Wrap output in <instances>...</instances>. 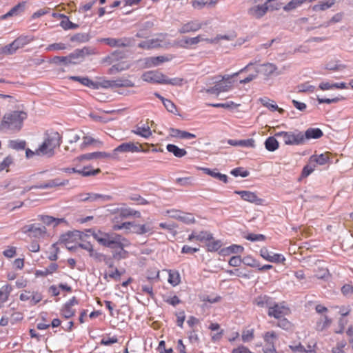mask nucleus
Returning <instances> with one entry per match:
<instances>
[{"label": "nucleus", "instance_id": "obj_43", "mask_svg": "<svg viewBox=\"0 0 353 353\" xmlns=\"http://www.w3.org/2000/svg\"><path fill=\"white\" fill-rule=\"evenodd\" d=\"M104 42L111 47L125 46V44L121 39L106 38L103 39Z\"/></svg>", "mask_w": 353, "mask_h": 353}, {"label": "nucleus", "instance_id": "obj_48", "mask_svg": "<svg viewBox=\"0 0 353 353\" xmlns=\"http://www.w3.org/2000/svg\"><path fill=\"white\" fill-rule=\"evenodd\" d=\"M196 240L199 241L213 240V236L211 233L206 231H201L196 233Z\"/></svg>", "mask_w": 353, "mask_h": 353}, {"label": "nucleus", "instance_id": "obj_56", "mask_svg": "<svg viewBox=\"0 0 353 353\" xmlns=\"http://www.w3.org/2000/svg\"><path fill=\"white\" fill-rule=\"evenodd\" d=\"M163 104L168 112L173 113L174 114H179L175 104L170 100L167 99L166 101H164Z\"/></svg>", "mask_w": 353, "mask_h": 353}, {"label": "nucleus", "instance_id": "obj_47", "mask_svg": "<svg viewBox=\"0 0 353 353\" xmlns=\"http://www.w3.org/2000/svg\"><path fill=\"white\" fill-rule=\"evenodd\" d=\"M208 241L209 242L206 244V246L209 252H216L219 250L222 246L221 241L219 240Z\"/></svg>", "mask_w": 353, "mask_h": 353}, {"label": "nucleus", "instance_id": "obj_37", "mask_svg": "<svg viewBox=\"0 0 353 353\" xmlns=\"http://www.w3.org/2000/svg\"><path fill=\"white\" fill-rule=\"evenodd\" d=\"M12 291V287L10 285H5L0 288V302L5 303Z\"/></svg>", "mask_w": 353, "mask_h": 353}, {"label": "nucleus", "instance_id": "obj_6", "mask_svg": "<svg viewBox=\"0 0 353 353\" xmlns=\"http://www.w3.org/2000/svg\"><path fill=\"white\" fill-rule=\"evenodd\" d=\"M119 241L121 243L115 244L114 248H110L111 249H112V259L117 261H120L128 258V252L125 250V248L128 247L130 245V241L125 237H123Z\"/></svg>", "mask_w": 353, "mask_h": 353}, {"label": "nucleus", "instance_id": "obj_12", "mask_svg": "<svg viewBox=\"0 0 353 353\" xmlns=\"http://www.w3.org/2000/svg\"><path fill=\"white\" fill-rule=\"evenodd\" d=\"M165 75L157 71H148L142 74L141 79L146 82L163 84Z\"/></svg>", "mask_w": 353, "mask_h": 353}, {"label": "nucleus", "instance_id": "obj_36", "mask_svg": "<svg viewBox=\"0 0 353 353\" xmlns=\"http://www.w3.org/2000/svg\"><path fill=\"white\" fill-rule=\"evenodd\" d=\"M265 146L268 151L273 152L279 148V142L274 137H270L265 141Z\"/></svg>", "mask_w": 353, "mask_h": 353}, {"label": "nucleus", "instance_id": "obj_23", "mask_svg": "<svg viewBox=\"0 0 353 353\" xmlns=\"http://www.w3.org/2000/svg\"><path fill=\"white\" fill-rule=\"evenodd\" d=\"M323 135L322 130L319 128H308L303 134V143L305 140L311 139H319Z\"/></svg>", "mask_w": 353, "mask_h": 353}, {"label": "nucleus", "instance_id": "obj_8", "mask_svg": "<svg viewBox=\"0 0 353 353\" xmlns=\"http://www.w3.org/2000/svg\"><path fill=\"white\" fill-rule=\"evenodd\" d=\"M23 232L27 234L30 237L37 239L44 238L47 233L45 226L37 223L24 226L23 228Z\"/></svg>", "mask_w": 353, "mask_h": 353}, {"label": "nucleus", "instance_id": "obj_7", "mask_svg": "<svg viewBox=\"0 0 353 353\" xmlns=\"http://www.w3.org/2000/svg\"><path fill=\"white\" fill-rule=\"evenodd\" d=\"M69 183L68 180H61L59 178L49 180L46 182L40 183L39 185H36L30 187L24 188L23 190L20 193L21 194H23L26 192L32 190V189H48L52 188L59 186H64L68 185Z\"/></svg>", "mask_w": 353, "mask_h": 353}, {"label": "nucleus", "instance_id": "obj_63", "mask_svg": "<svg viewBox=\"0 0 353 353\" xmlns=\"http://www.w3.org/2000/svg\"><path fill=\"white\" fill-rule=\"evenodd\" d=\"M231 174L234 176H241L242 177H246L249 175V172L243 170L241 168H237L231 171Z\"/></svg>", "mask_w": 353, "mask_h": 353}, {"label": "nucleus", "instance_id": "obj_32", "mask_svg": "<svg viewBox=\"0 0 353 353\" xmlns=\"http://www.w3.org/2000/svg\"><path fill=\"white\" fill-rule=\"evenodd\" d=\"M169 59L163 57V56H159V57H149L146 59L145 63L148 65V67L152 66H157L159 65L161 63H163L165 61H168Z\"/></svg>", "mask_w": 353, "mask_h": 353}, {"label": "nucleus", "instance_id": "obj_17", "mask_svg": "<svg viewBox=\"0 0 353 353\" xmlns=\"http://www.w3.org/2000/svg\"><path fill=\"white\" fill-rule=\"evenodd\" d=\"M112 156L111 154L105 152H94L91 153H87L78 157L76 160L79 161H89L92 159H104L111 158Z\"/></svg>", "mask_w": 353, "mask_h": 353}, {"label": "nucleus", "instance_id": "obj_5", "mask_svg": "<svg viewBox=\"0 0 353 353\" xmlns=\"http://www.w3.org/2000/svg\"><path fill=\"white\" fill-rule=\"evenodd\" d=\"M276 137H282L286 145H300L303 143V134L301 132H280Z\"/></svg>", "mask_w": 353, "mask_h": 353}, {"label": "nucleus", "instance_id": "obj_44", "mask_svg": "<svg viewBox=\"0 0 353 353\" xmlns=\"http://www.w3.org/2000/svg\"><path fill=\"white\" fill-rule=\"evenodd\" d=\"M345 68V65L340 63L339 61H330L325 65V68L330 70H343Z\"/></svg>", "mask_w": 353, "mask_h": 353}, {"label": "nucleus", "instance_id": "obj_1", "mask_svg": "<svg viewBox=\"0 0 353 353\" xmlns=\"http://www.w3.org/2000/svg\"><path fill=\"white\" fill-rule=\"evenodd\" d=\"M27 118L24 111H12L5 114L0 123V130L3 132H17L22 126L23 122Z\"/></svg>", "mask_w": 353, "mask_h": 353}, {"label": "nucleus", "instance_id": "obj_39", "mask_svg": "<svg viewBox=\"0 0 353 353\" xmlns=\"http://www.w3.org/2000/svg\"><path fill=\"white\" fill-rule=\"evenodd\" d=\"M181 281L179 273L177 271H169L168 282L173 286L179 284Z\"/></svg>", "mask_w": 353, "mask_h": 353}, {"label": "nucleus", "instance_id": "obj_25", "mask_svg": "<svg viewBox=\"0 0 353 353\" xmlns=\"http://www.w3.org/2000/svg\"><path fill=\"white\" fill-rule=\"evenodd\" d=\"M330 157L328 153L321 154L319 155H312L310 158V163L323 165L328 163Z\"/></svg>", "mask_w": 353, "mask_h": 353}, {"label": "nucleus", "instance_id": "obj_64", "mask_svg": "<svg viewBox=\"0 0 353 353\" xmlns=\"http://www.w3.org/2000/svg\"><path fill=\"white\" fill-rule=\"evenodd\" d=\"M13 163V158L10 156L6 157L2 162L0 163V172L6 169Z\"/></svg>", "mask_w": 353, "mask_h": 353}, {"label": "nucleus", "instance_id": "obj_57", "mask_svg": "<svg viewBox=\"0 0 353 353\" xmlns=\"http://www.w3.org/2000/svg\"><path fill=\"white\" fill-rule=\"evenodd\" d=\"M164 83L163 84H170L172 85H182L183 79L182 78H173V79H168L165 75L164 77Z\"/></svg>", "mask_w": 353, "mask_h": 353}, {"label": "nucleus", "instance_id": "obj_33", "mask_svg": "<svg viewBox=\"0 0 353 353\" xmlns=\"http://www.w3.org/2000/svg\"><path fill=\"white\" fill-rule=\"evenodd\" d=\"M31 41H32V39L28 36H20L14 40L12 43L17 50H18L29 43Z\"/></svg>", "mask_w": 353, "mask_h": 353}, {"label": "nucleus", "instance_id": "obj_31", "mask_svg": "<svg viewBox=\"0 0 353 353\" xmlns=\"http://www.w3.org/2000/svg\"><path fill=\"white\" fill-rule=\"evenodd\" d=\"M152 231V228L151 227L150 223L143 224V225H136L134 224L132 232L136 233L137 234H144L148 232H150Z\"/></svg>", "mask_w": 353, "mask_h": 353}, {"label": "nucleus", "instance_id": "obj_38", "mask_svg": "<svg viewBox=\"0 0 353 353\" xmlns=\"http://www.w3.org/2000/svg\"><path fill=\"white\" fill-rule=\"evenodd\" d=\"M203 40V37L201 35H198L195 37L185 38L183 40V44H181V47L185 48L186 46L196 45Z\"/></svg>", "mask_w": 353, "mask_h": 353}, {"label": "nucleus", "instance_id": "obj_18", "mask_svg": "<svg viewBox=\"0 0 353 353\" xmlns=\"http://www.w3.org/2000/svg\"><path fill=\"white\" fill-rule=\"evenodd\" d=\"M268 6L265 3L263 5L254 6L248 10V14L254 18L260 19L265 14Z\"/></svg>", "mask_w": 353, "mask_h": 353}, {"label": "nucleus", "instance_id": "obj_10", "mask_svg": "<svg viewBox=\"0 0 353 353\" xmlns=\"http://www.w3.org/2000/svg\"><path fill=\"white\" fill-rule=\"evenodd\" d=\"M203 24L198 19L188 21L181 26L178 32L180 34H186L191 32H196L202 28Z\"/></svg>", "mask_w": 353, "mask_h": 353}, {"label": "nucleus", "instance_id": "obj_45", "mask_svg": "<svg viewBox=\"0 0 353 353\" xmlns=\"http://www.w3.org/2000/svg\"><path fill=\"white\" fill-rule=\"evenodd\" d=\"M61 17L64 19L61 21V26L64 30L76 29L77 28H78L79 26L77 24L72 23L66 16L61 14Z\"/></svg>", "mask_w": 353, "mask_h": 353}, {"label": "nucleus", "instance_id": "obj_2", "mask_svg": "<svg viewBox=\"0 0 353 353\" xmlns=\"http://www.w3.org/2000/svg\"><path fill=\"white\" fill-rule=\"evenodd\" d=\"M61 137L57 132H50L45 134L43 143L36 150L37 155L52 157L55 148L61 145Z\"/></svg>", "mask_w": 353, "mask_h": 353}, {"label": "nucleus", "instance_id": "obj_29", "mask_svg": "<svg viewBox=\"0 0 353 353\" xmlns=\"http://www.w3.org/2000/svg\"><path fill=\"white\" fill-rule=\"evenodd\" d=\"M272 299L268 296H260L255 299L254 303L259 307H266L270 308L272 305Z\"/></svg>", "mask_w": 353, "mask_h": 353}, {"label": "nucleus", "instance_id": "obj_52", "mask_svg": "<svg viewBox=\"0 0 353 353\" xmlns=\"http://www.w3.org/2000/svg\"><path fill=\"white\" fill-rule=\"evenodd\" d=\"M242 341L245 343L250 342L254 339V330H245L241 334Z\"/></svg>", "mask_w": 353, "mask_h": 353}, {"label": "nucleus", "instance_id": "obj_60", "mask_svg": "<svg viewBox=\"0 0 353 353\" xmlns=\"http://www.w3.org/2000/svg\"><path fill=\"white\" fill-rule=\"evenodd\" d=\"M243 251V248L241 245H232L226 248V250H222L221 252H227L228 253H241Z\"/></svg>", "mask_w": 353, "mask_h": 353}, {"label": "nucleus", "instance_id": "obj_27", "mask_svg": "<svg viewBox=\"0 0 353 353\" xmlns=\"http://www.w3.org/2000/svg\"><path fill=\"white\" fill-rule=\"evenodd\" d=\"M200 169L203 170L206 174H208L215 179H219L225 183H228V176L225 174L216 172V170H210L207 168H201Z\"/></svg>", "mask_w": 353, "mask_h": 353}, {"label": "nucleus", "instance_id": "obj_15", "mask_svg": "<svg viewBox=\"0 0 353 353\" xmlns=\"http://www.w3.org/2000/svg\"><path fill=\"white\" fill-rule=\"evenodd\" d=\"M260 255L265 260L272 263H283L285 260V257L280 254H274L266 248H262L260 250Z\"/></svg>", "mask_w": 353, "mask_h": 353}, {"label": "nucleus", "instance_id": "obj_21", "mask_svg": "<svg viewBox=\"0 0 353 353\" xmlns=\"http://www.w3.org/2000/svg\"><path fill=\"white\" fill-rule=\"evenodd\" d=\"M161 42L162 41L159 39H151L141 41L138 46L141 48L150 50L161 47Z\"/></svg>", "mask_w": 353, "mask_h": 353}, {"label": "nucleus", "instance_id": "obj_50", "mask_svg": "<svg viewBox=\"0 0 353 353\" xmlns=\"http://www.w3.org/2000/svg\"><path fill=\"white\" fill-rule=\"evenodd\" d=\"M334 4V0H327L325 3L315 5L313 7L314 11L325 10Z\"/></svg>", "mask_w": 353, "mask_h": 353}, {"label": "nucleus", "instance_id": "obj_11", "mask_svg": "<svg viewBox=\"0 0 353 353\" xmlns=\"http://www.w3.org/2000/svg\"><path fill=\"white\" fill-rule=\"evenodd\" d=\"M94 54V49L90 47H84L82 49H77L72 53L69 54L70 61H76L79 63L82 61L84 58L90 54Z\"/></svg>", "mask_w": 353, "mask_h": 353}, {"label": "nucleus", "instance_id": "obj_51", "mask_svg": "<svg viewBox=\"0 0 353 353\" xmlns=\"http://www.w3.org/2000/svg\"><path fill=\"white\" fill-rule=\"evenodd\" d=\"M314 90L315 87L308 83H302L297 86L298 92H313Z\"/></svg>", "mask_w": 353, "mask_h": 353}, {"label": "nucleus", "instance_id": "obj_20", "mask_svg": "<svg viewBox=\"0 0 353 353\" xmlns=\"http://www.w3.org/2000/svg\"><path fill=\"white\" fill-rule=\"evenodd\" d=\"M70 79L81 83L82 85L88 86L93 89H99V85L97 82H94L89 78L85 77L72 76Z\"/></svg>", "mask_w": 353, "mask_h": 353}, {"label": "nucleus", "instance_id": "obj_53", "mask_svg": "<svg viewBox=\"0 0 353 353\" xmlns=\"http://www.w3.org/2000/svg\"><path fill=\"white\" fill-rule=\"evenodd\" d=\"M61 315L65 319H69L74 315L75 311L67 305H64L61 310Z\"/></svg>", "mask_w": 353, "mask_h": 353}, {"label": "nucleus", "instance_id": "obj_40", "mask_svg": "<svg viewBox=\"0 0 353 353\" xmlns=\"http://www.w3.org/2000/svg\"><path fill=\"white\" fill-rule=\"evenodd\" d=\"M129 68V65L125 63H119L117 64L113 65L109 69V73L111 74H114L117 72L125 70Z\"/></svg>", "mask_w": 353, "mask_h": 353}, {"label": "nucleus", "instance_id": "obj_41", "mask_svg": "<svg viewBox=\"0 0 353 353\" xmlns=\"http://www.w3.org/2000/svg\"><path fill=\"white\" fill-rule=\"evenodd\" d=\"M77 238H82V233L78 230L68 232L66 234L62 236V240L64 241H72Z\"/></svg>", "mask_w": 353, "mask_h": 353}, {"label": "nucleus", "instance_id": "obj_24", "mask_svg": "<svg viewBox=\"0 0 353 353\" xmlns=\"http://www.w3.org/2000/svg\"><path fill=\"white\" fill-rule=\"evenodd\" d=\"M259 101L263 106L268 108L270 111L274 112L276 110L280 114H283L284 112V110L283 108H279L274 101L268 98H261Z\"/></svg>", "mask_w": 353, "mask_h": 353}, {"label": "nucleus", "instance_id": "obj_62", "mask_svg": "<svg viewBox=\"0 0 353 353\" xmlns=\"http://www.w3.org/2000/svg\"><path fill=\"white\" fill-rule=\"evenodd\" d=\"M17 48L14 47V43L12 42L11 43L4 46L2 48V53L4 54H12L17 51Z\"/></svg>", "mask_w": 353, "mask_h": 353}, {"label": "nucleus", "instance_id": "obj_54", "mask_svg": "<svg viewBox=\"0 0 353 353\" xmlns=\"http://www.w3.org/2000/svg\"><path fill=\"white\" fill-rule=\"evenodd\" d=\"M209 105L214 108H234L239 107L240 105L234 103L233 101H229L223 103H211Z\"/></svg>", "mask_w": 353, "mask_h": 353}, {"label": "nucleus", "instance_id": "obj_3", "mask_svg": "<svg viewBox=\"0 0 353 353\" xmlns=\"http://www.w3.org/2000/svg\"><path fill=\"white\" fill-rule=\"evenodd\" d=\"M87 232L102 246L114 248L115 244L121 243L119 241L123 236L115 232H105L101 230L89 229Z\"/></svg>", "mask_w": 353, "mask_h": 353}, {"label": "nucleus", "instance_id": "obj_58", "mask_svg": "<svg viewBox=\"0 0 353 353\" xmlns=\"http://www.w3.org/2000/svg\"><path fill=\"white\" fill-rule=\"evenodd\" d=\"M276 336L274 332H268L264 335V341L268 345H274Z\"/></svg>", "mask_w": 353, "mask_h": 353}, {"label": "nucleus", "instance_id": "obj_16", "mask_svg": "<svg viewBox=\"0 0 353 353\" xmlns=\"http://www.w3.org/2000/svg\"><path fill=\"white\" fill-rule=\"evenodd\" d=\"M234 193L241 196V199L245 201L254 203L256 205H262L263 200L257 196L256 193L250 191L236 190Z\"/></svg>", "mask_w": 353, "mask_h": 353}, {"label": "nucleus", "instance_id": "obj_61", "mask_svg": "<svg viewBox=\"0 0 353 353\" xmlns=\"http://www.w3.org/2000/svg\"><path fill=\"white\" fill-rule=\"evenodd\" d=\"M316 168V164L310 163L305 165L302 171V176L303 177H306L309 176L314 170Z\"/></svg>", "mask_w": 353, "mask_h": 353}, {"label": "nucleus", "instance_id": "obj_22", "mask_svg": "<svg viewBox=\"0 0 353 353\" xmlns=\"http://www.w3.org/2000/svg\"><path fill=\"white\" fill-rule=\"evenodd\" d=\"M132 132L143 138H148L152 135V131L148 123L141 126L137 125L135 129L132 130Z\"/></svg>", "mask_w": 353, "mask_h": 353}, {"label": "nucleus", "instance_id": "obj_30", "mask_svg": "<svg viewBox=\"0 0 353 353\" xmlns=\"http://www.w3.org/2000/svg\"><path fill=\"white\" fill-rule=\"evenodd\" d=\"M166 148L169 152L172 153L176 157L178 158H181L187 154V152L185 149L179 148L174 144H168Z\"/></svg>", "mask_w": 353, "mask_h": 353}, {"label": "nucleus", "instance_id": "obj_42", "mask_svg": "<svg viewBox=\"0 0 353 353\" xmlns=\"http://www.w3.org/2000/svg\"><path fill=\"white\" fill-rule=\"evenodd\" d=\"M178 219L185 224H192L195 222L194 216L190 213H181L178 216Z\"/></svg>", "mask_w": 353, "mask_h": 353}, {"label": "nucleus", "instance_id": "obj_46", "mask_svg": "<svg viewBox=\"0 0 353 353\" xmlns=\"http://www.w3.org/2000/svg\"><path fill=\"white\" fill-rule=\"evenodd\" d=\"M308 2V0H292L286 6H284V10L286 11L295 9L298 6L302 5L304 2Z\"/></svg>", "mask_w": 353, "mask_h": 353}, {"label": "nucleus", "instance_id": "obj_28", "mask_svg": "<svg viewBox=\"0 0 353 353\" xmlns=\"http://www.w3.org/2000/svg\"><path fill=\"white\" fill-rule=\"evenodd\" d=\"M39 220H41L43 223H45L47 225H53L54 227L58 225L61 223L65 221L64 219H56L48 215L40 216Z\"/></svg>", "mask_w": 353, "mask_h": 353}, {"label": "nucleus", "instance_id": "obj_59", "mask_svg": "<svg viewBox=\"0 0 353 353\" xmlns=\"http://www.w3.org/2000/svg\"><path fill=\"white\" fill-rule=\"evenodd\" d=\"M10 147L14 150H23L26 147V141H11Z\"/></svg>", "mask_w": 353, "mask_h": 353}, {"label": "nucleus", "instance_id": "obj_19", "mask_svg": "<svg viewBox=\"0 0 353 353\" xmlns=\"http://www.w3.org/2000/svg\"><path fill=\"white\" fill-rule=\"evenodd\" d=\"M88 168L87 167H85L82 170H77L76 168H64L63 169V171L65 172H68V173H79L80 174H81L82 176H95L97 175V174L100 173L101 172V170L99 168H97V169H95V170H90V171H88Z\"/></svg>", "mask_w": 353, "mask_h": 353}, {"label": "nucleus", "instance_id": "obj_4", "mask_svg": "<svg viewBox=\"0 0 353 353\" xmlns=\"http://www.w3.org/2000/svg\"><path fill=\"white\" fill-rule=\"evenodd\" d=\"M254 64V63L250 62L245 67L241 69L239 72H235L231 75L227 74L216 77V80L214 83L218 86L219 93L225 92L230 90L232 87V81H231L232 78L238 76L240 73L247 71L248 68Z\"/></svg>", "mask_w": 353, "mask_h": 353}, {"label": "nucleus", "instance_id": "obj_13", "mask_svg": "<svg viewBox=\"0 0 353 353\" xmlns=\"http://www.w3.org/2000/svg\"><path fill=\"white\" fill-rule=\"evenodd\" d=\"M139 143H134L133 142H126L123 143L119 146H117L114 150H113V154H112L111 158H115V155L117 152H137L141 151L140 147L141 145H138Z\"/></svg>", "mask_w": 353, "mask_h": 353}, {"label": "nucleus", "instance_id": "obj_14", "mask_svg": "<svg viewBox=\"0 0 353 353\" xmlns=\"http://www.w3.org/2000/svg\"><path fill=\"white\" fill-rule=\"evenodd\" d=\"M277 67L271 63H266L263 64H261L256 68H255V71L257 73H261L264 76L268 77L273 74H276V75H279L281 74L280 72H277Z\"/></svg>", "mask_w": 353, "mask_h": 353}, {"label": "nucleus", "instance_id": "obj_34", "mask_svg": "<svg viewBox=\"0 0 353 353\" xmlns=\"http://www.w3.org/2000/svg\"><path fill=\"white\" fill-rule=\"evenodd\" d=\"M289 347L294 353H315L314 350H306L301 343H294L293 344L290 345Z\"/></svg>", "mask_w": 353, "mask_h": 353}, {"label": "nucleus", "instance_id": "obj_9", "mask_svg": "<svg viewBox=\"0 0 353 353\" xmlns=\"http://www.w3.org/2000/svg\"><path fill=\"white\" fill-rule=\"evenodd\" d=\"M290 313L288 307L282 304H276L274 301L268 310V315L279 319Z\"/></svg>", "mask_w": 353, "mask_h": 353}, {"label": "nucleus", "instance_id": "obj_35", "mask_svg": "<svg viewBox=\"0 0 353 353\" xmlns=\"http://www.w3.org/2000/svg\"><path fill=\"white\" fill-rule=\"evenodd\" d=\"M114 81L115 88L126 87L132 88L134 86V83L128 78L121 77L117 79Z\"/></svg>", "mask_w": 353, "mask_h": 353}, {"label": "nucleus", "instance_id": "obj_55", "mask_svg": "<svg viewBox=\"0 0 353 353\" xmlns=\"http://www.w3.org/2000/svg\"><path fill=\"white\" fill-rule=\"evenodd\" d=\"M50 254L48 256V259L54 261L58 259V253L59 252V248L57 247L56 243H54L51 245L50 248Z\"/></svg>", "mask_w": 353, "mask_h": 353}, {"label": "nucleus", "instance_id": "obj_26", "mask_svg": "<svg viewBox=\"0 0 353 353\" xmlns=\"http://www.w3.org/2000/svg\"><path fill=\"white\" fill-rule=\"evenodd\" d=\"M24 3H19L15 6H14L9 12H8L6 14L1 15L0 17V20H5L9 17L17 16L19 14V12H22L24 8Z\"/></svg>", "mask_w": 353, "mask_h": 353}, {"label": "nucleus", "instance_id": "obj_49", "mask_svg": "<svg viewBox=\"0 0 353 353\" xmlns=\"http://www.w3.org/2000/svg\"><path fill=\"white\" fill-rule=\"evenodd\" d=\"M108 255L104 254L103 253L99 252L95 250L92 251L90 254V256L96 262H104L105 258Z\"/></svg>", "mask_w": 353, "mask_h": 353}]
</instances>
